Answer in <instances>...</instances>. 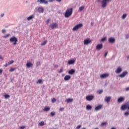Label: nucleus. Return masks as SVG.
I'll list each match as a JSON object with an SVG mask.
<instances>
[{"instance_id":"obj_1","label":"nucleus","mask_w":129,"mask_h":129,"mask_svg":"<svg viewBox=\"0 0 129 129\" xmlns=\"http://www.w3.org/2000/svg\"><path fill=\"white\" fill-rule=\"evenodd\" d=\"M73 13V8H68L66 10V12L64 13L65 18H69L70 17H71Z\"/></svg>"},{"instance_id":"obj_2","label":"nucleus","mask_w":129,"mask_h":129,"mask_svg":"<svg viewBox=\"0 0 129 129\" xmlns=\"http://www.w3.org/2000/svg\"><path fill=\"white\" fill-rule=\"evenodd\" d=\"M111 2V0H102L100 1L102 9H105L107 7V4Z\"/></svg>"},{"instance_id":"obj_3","label":"nucleus","mask_w":129,"mask_h":129,"mask_svg":"<svg viewBox=\"0 0 129 129\" xmlns=\"http://www.w3.org/2000/svg\"><path fill=\"white\" fill-rule=\"evenodd\" d=\"M9 41L10 43H13L14 46H16L17 43H18V38L16 36H13L10 38Z\"/></svg>"},{"instance_id":"obj_4","label":"nucleus","mask_w":129,"mask_h":129,"mask_svg":"<svg viewBox=\"0 0 129 129\" xmlns=\"http://www.w3.org/2000/svg\"><path fill=\"white\" fill-rule=\"evenodd\" d=\"M82 27H83V24L82 23H80V24L75 26L73 28L72 30L74 32H75V31H78V30H79V29H81V28H82Z\"/></svg>"},{"instance_id":"obj_5","label":"nucleus","mask_w":129,"mask_h":129,"mask_svg":"<svg viewBox=\"0 0 129 129\" xmlns=\"http://www.w3.org/2000/svg\"><path fill=\"white\" fill-rule=\"evenodd\" d=\"M34 12H37V13L43 14V13H44V8L42 7H37L35 9Z\"/></svg>"},{"instance_id":"obj_6","label":"nucleus","mask_w":129,"mask_h":129,"mask_svg":"<svg viewBox=\"0 0 129 129\" xmlns=\"http://www.w3.org/2000/svg\"><path fill=\"white\" fill-rule=\"evenodd\" d=\"M49 28L50 29H57L58 28V24L56 23H51L49 26Z\"/></svg>"},{"instance_id":"obj_7","label":"nucleus","mask_w":129,"mask_h":129,"mask_svg":"<svg viewBox=\"0 0 129 129\" xmlns=\"http://www.w3.org/2000/svg\"><path fill=\"white\" fill-rule=\"evenodd\" d=\"M91 43V39L90 38H87L84 40V45H89V44Z\"/></svg>"},{"instance_id":"obj_8","label":"nucleus","mask_w":129,"mask_h":129,"mask_svg":"<svg viewBox=\"0 0 129 129\" xmlns=\"http://www.w3.org/2000/svg\"><path fill=\"white\" fill-rule=\"evenodd\" d=\"M93 98H94V96L93 95H88L86 97V99L88 101H91Z\"/></svg>"},{"instance_id":"obj_9","label":"nucleus","mask_w":129,"mask_h":129,"mask_svg":"<svg viewBox=\"0 0 129 129\" xmlns=\"http://www.w3.org/2000/svg\"><path fill=\"white\" fill-rule=\"evenodd\" d=\"M108 76H109V74H103L100 75V78L105 79V78H107Z\"/></svg>"},{"instance_id":"obj_10","label":"nucleus","mask_w":129,"mask_h":129,"mask_svg":"<svg viewBox=\"0 0 129 129\" xmlns=\"http://www.w3.org/2000/svg\"><path fill=\"white\" fill-rule=\"evenodd\" d=\"M37 3H39L40 4H44V5H47L48 1L47 0H37Z\"/></svg>"},{"instance_id":"obj_11","label":"nucleus","mask_w":129,"mask_h":129,"mask_svg":"<svg viewBox=\"0 0 129 129\" xmlns=\"http://www.w3.org/2000/svg\"><path fill=\"white\" fill-rule=\"evenodd\" d=\"M127 71H124L121 74L119 75L118 77L120 78H123V77H125V76L127 75Z\"/></svg>"},{"instance_id":"obj_12","label":"nucleus","mask_w":129,"mask_h":129,"mask_svg":"<svg viewBox=\"0 0 129 129\" xmlns=\"http://www.w3.org/2000/svg\"><path fill=\"white\" fill-rule=\"evenodd\" d=\"M120 109L122 110H125V109H127V104L125 103L122 105L120 107Z\"/></svg>"},{"instance_id":"obj_13","label":"nucleus","mask_w":129,"mask_h":129,"mask_svg":"<svg viewBox=\"0 0 129 129\" xmlns=\"http://www.w3.org/2000/svg\"><path fill=\"white\" fill-rule=\"evenodd\" d=\"M110 100H111V96H106L105 97V101H106L107 103L110 102Z\"/></svg>"},{"instance_id":"obj_14","label":"nucleus","mask_w":129,"mask_h":129,"mask_svg":"<svg viewBox=\"0 0 129 129\" xmlns=\"http://www.w3.org/2000/svg\"><path fill=\"white\" fill-rule=\"evenodd\" d=\"M121 71H122V69L120 67H118L115 72L116 74H119V73H121Z\"/></svg>"},{"instance_id":"obj_15","label":"nucleus","mask_w":129,"mask_h":129,"mask_svg":"<svg viewBox=\"0 0 129 129\" xmlns=\"http://www.w3.org/2000/svg\"><path fill=\"white\" fill-rule=\"evenodd\" d=\"M108 42L111 44H113L115 42V38L113 37H110L108 39Z\"/></svg>"},{"instance_id":"obj_16","label":"nucleus","mask_w":129,"mask_h":129,"mask_svg":"<svg viewBox=\"0 0 129 129\" xmlns=\"http://www.w3.org/2000/svg\"><path fill=\"white\" fill-rule=\"evenodd\" d=\"M123 101H124V98L123 97H120L117 99V102H119V103H121V102H123Z\"/></svg>"},{"instance_id":"obj_17","label":"nucleus","mask_w":129,"mask_h":129,"mask_svg":"<svg viewBox=\"0 0 129 129\" xmlns=\"http://www.w3.org/2000/svg\"><path fill=\"white\" fill-rule=\"evenodd\" d=\"M75 63V59H71L68 60V64L69 65H73Z\"/></svg>"},{"instance_id":"obj_18","label":"nucleus","mask_w":129,"mask_h":129,"mask_svg":"<svg viewBox=\"0 0 129 129\" xmlns=\"http://www.w3.org/2000/svg\"><path fill=\"white\" fill-rule=\"evenodd\" d=\"M71 78V76H70V75H66L64 77V81H68V80H70Z\"/></svg>"},{"instance_id":"obj_19","label":"nucleus","mask_w":129,"mask_h":129,"mask_svg":"<svg viewBox=\"0 0 129 129\" xmlns=\"http://www.w3.org/2000/svg\"><path fill=\"white\" fill-rule=\"evenodd\" d=\"M102 48H103V44L102 43L97 45V50H101Z\"/></svg>"},{"instance_id":"obj_20","label":"nucleus","mask_w":129,"mask_h":129,"mask_svg":"<svg viewBox=\"0 0 129 129\" xmlns=\"http://www.w3.org/2000/svg\"><path fill=\"white\" fill-rule=\"evenodd\" d=\"M34 18H35V15H32L28 17L27 18V21H31V20H33V19H34Z\"/></svg>"},{"instance_id":"obj_21","label":"nucleus","mask_w":129,"mask_h":129,"mask_svg":"<svg viewBox=\"0 0 129 129\" xmlns=\"http://www.w3.org/2000/svg\"><path fill=\"white\" fill-rule=\"evenodd\" d=\"M32 66H33V63L31 62H29L26 63V67L27 68H31Z\"/></svg>"},{"instance_id":"obj_22","label":"nucleus","mask_w":129,"mask_h":129,"mask_svg":"<svg viewBox=\"0 0 129 129\" xmlns=\"http://www.w3.org/2000/svg\"><path fill=\"white\" fill-rule=\"evenodd\" d=\"M68 73L69 74H70L71 75H72L73 74H74V73H75V70L74 69H72L71 70H70L69 72H68Z\"/></svg>"},{"instance_id":"obj_23","label":"nucleus","mask_w":129,"mask_h":129,"mask_svg":"<svg viewBox=\"0 0 129 129\" xmlns=\"http://www.w3.org/2000/svg\"><path fill=\"white\" fill-rule=\"evenodd\" d=\"M86 108L87 110H91L92 106H91V105H87L86 107Z\"/></svg>"},{"instance_id":"obj_24","label":"nucleus","mask_w":129,"mask_h":129,"mask_svg":"<svg viewBox=\"0 0 129 129\" xmlns=\"http://www.w3.org/2000/svg\"><path fill=\"white\" fill-rule=\"evenodd\" d=\"M85 9V6H81L79 9V12H82Z\"/></svg>"},{"instance_id":"obj_25","label":"nucleus","mask_w":129,"mask_h":129,"mask_svg":"<svg viewBox=\"0 0 129 129\" xmlns=\"http://www.w3.org/2000/svg\"><path fill=\"white\" fill-rule=\"evenodd\" d=\"M49 110H50V107H45L43 108V111H49Z\"/></svg>"},{"instance_id":"obj_26","label":"nucleus","mask_w":129,"mask_h":129,"mask_svg":"<svg viewBox=\"0 0 129 129\" xmlns=\"http://www.w3.org/2000/svg\"><path fill=\"white\" fill-rule=\"evenodd\" d=\"M44 124L45 122H44V121H43L38 123V125H39L40 126H43V125H44Z\"/></svg>"},{"instance_id":"obj_27","label":"nucleus","mask_w":129,"mask_h":129,"mask_svg":"<svg viewBox=\"0 0 129 129\" xmlns=\"http://www.w3.org/2000/svg\"><path fill=\"white\" fill-rule=\"evenodd\" d=\"M102 105H98L97 106V110H100V109H101V108H102Z\"/></svg>"},{"instance_id":"obj_28","label":"nucleus","mask_w":129,"mask_h":129,"mask_svg":"<svg viewBox=\"0 0 129 129\" xmlns=\"http://www.w3.org/2000/svg\"><path fill=\"white\" fill-rule=\"evenodd\" d=\"M15 70H16V68H11L10 70H9V72H14V71H15Z\"/></svg>"},{"instance_id":"obj_29","label":"nucleus","mask_w":129,"mask_h":129,"mask_svg":"<svg viewBox=\"0 0 129 129\" xmlns=\"http://www.w3.org/2000/svg\"><path fill=\"white\" fill-rule=\"evenodd\" d=\"M4 98H5V99H8V98H10V95L5 94L4 95Z\"/></svg>"},{"instance_id":"obj_30","label":"nucleus","mask_w":129,"mask_h":129,"mask_svg":"<svg viewBox=\"0 0 129 129\" xmlns=\"http://www.w3.org/2000/svg\"><path fill=\"white\" fill-rule=\"evenodd\" d=\"M67 102L69 103V102H72V101H73V99H71V98H68L67 100Z\"/></svg>"},{"instance_id":"obj_31","label":"nucleus","mask_w":129,"mask_h":129,"mask_svg":"<svg viewBox=\"0 0 129 129\" xmlns=\"http://www.w3.org/2000/svg\"><path fill=\"white\" fill-rule=\"evenodd\" d=\"M42 81H42V80L39 79L37 81L36 83H37V84H41V83H42Z\"/></svg>"},{"instance_id":"obj_32","label":"nucleus","mask_w":129,"mask_h":129,"mask_svg":"<svg viewBox=\"0 0 129 129\" xmlns=\"http://www.w3.org/2000/svg\"><path fill=\"white\" fill-rule=\"evenodd\" d=\"M124 115L125 116H128L129 115V111H126L124 113Z\"/></svg>"},{"instance_id":"obj_33","label":"nucleus","mask_w":129,"mask_h":129,"mask_svg":"<svg viewBox=\"0 0 129 129\" xmlns=\"http://www.w3.org/2000/svg\"><path fill=\"white\" fill-rule=\"evenodd\" d=\"M97 92L99 94H101L103 92V90H99Z\"/></svg>"},{"instance_id":"obj_34","label":"nucleus","mask_w":129,"mask_h":129,"mask_svg":"<svg viewBox=\"0 0 129 129\" xmlns=\"http://www.w3.org/2000/svg\"><path fill=\"white\" fill-rule=\"evenodd\" d=\"M106 41V37H103L101 39V42H105Z\"/></svg>"},{"instance_id":"obj_35","label":"nucleus","mask_w":129,"mask_h":129,"mask_svg":"<svg viewBox=\"0 0 129 129\" xmlns=\"http://www.w3.org/2000/svg\"><path fill=\"white\" fill-rule=\"evenodd\" d=\"M125 18H126V14H124L122 15V19L123 20H124V19H125Z\"/></svg>"},{"instance_id":"obj_36","label":"nucleus","mask_w":129,"mask_h":129,"mask_svg":"<svg viewBox=\"0 0 129 129\" xmlns=\"http://www.w3.org/2000/svg\"><path fill=\"white\" fill-rule=\"evenodd\" d=\"M46 44H47V41H44L41 45V46H45Z\"/></svg>"},{"instance_id":"obj_37","label":"nucleus","mask_w":129,"mask_h":129,"mask_svg":"<svg viewBox=\"0 0 129 129\" xmlns=\"http://www.w3.org/2000/svg\"><path fill=\"white\" fill-rule=\"evenodd\" d=\"M10 34H8L6 35H4L3 36V38H5L6 39V38H8V37H10Z\"/></svg>"},{"instance_id":"obj_38","label":"nucleus","mask_w":129,"mask_h":129,"mask_svg":"<svg viewBox=\"0 0 129 129\" xmlns=\"http://www.w3.org/2000/svg\"><path fill=\"white\" fill-rule=\"evenodd\" d=\"M107 124V122H103L101 123L102 126H103L104 125H106Z\"/></svg>"},{"instance_id":"obj_39","label":"nucleus","mask_w":129,"mask_h":129,"mask_svg":"<svg viewBox=\"0 0 129 129\" xmlns=\"http://www.w3.org/2000/svg\"><path fill=\"white\" fill-rule=\"evenodd\" d=\"M56 114V113L55 112H50V115L51 116H54Z\"/></svg>"},{"instance_id":"obj_40","label":"nucleus","mask_w":129,"mask_h":129,"mask_svg":"<svg viewBox=\"0 0 129 129\" xmlns=\"http://www.w3.org/2000/svg\"><path fill=\"white\" fill-rule=\"evenodd\" d=\"M51 102H52V103L56 102V99L55 98H52L51 100Z\"/></svg>"},{"instance_id":"obj_41","label":"nucleus","mask_w":129,"mask_h":129,"mask_svg":"<svg viewBox=\"0 0 129 129\" xmlns=\"http://www.w3.org/2000/svg\"><path fill=\"white\" fill-rule=\"evenodd\" d=\"M14 63V60H11L8 62V64H9V65H12V64H13Z\"/></svg>"},{"instance_id":"obj_42","label":"nucleus","mask_w":129,"mask_h":129,"mask_svg":"<svg viewBox=\"0 0 129 129\" xmlns=\"http://www.w3.org/2000/svg\"><path fill=\"white\" fill-rule=\"evenodd\" d=\"M58 72H59V73H62V72H63V67H61L60 68V69Z\"/></svg>"},{"instance_id":"obj_43","label":"nucleus","mask_w":129,"mask_h":129,"mask_svg":"<svg viewBox=\"0 0 129 129\" xmlns=\"http://www.w3.org/2000/svg\"><path fill=\"white\" fill-rule=\"evenodd\" d=\"M6 32H7V31H6L5 29H3L2 30V33H3V34H5Z\"/></svg>"},{"instance_id":"obj_44","label":"nucleus","mask_w":129,"mask_h":129,"mask_svg":"<svg viewBox=\"0 0 129 129\" xmlns=\"http://www.w3.org/2000/svg\"><path fill=\"white\" fill-rule=\"evenodd\" d=\"M36 65H37V66H40V65H41V62H40V61H38L36 63Z\"/></svg>"},{"instance_id":"obj_45","label":"nucleus","mask_w":129,"mask_h":129,"mask_svg":"<svg viewBox=\"0 0 129 129\" xmlns=\"http://www.w3.org/2000/svg\"><path fill=\"white\" fill-rule=\"evenodd\" d=\"M81 127V125H78L76 129H80Z\"/></svg>"},{"instance_id":"obj_46","label":"nucleus","mask_w":129,"mask_h":129,"mask_svg":"<svg viewBox=\"0 0 129 129\" xmlns=\"http://www.w3.org/2000/svg\"><path fill=\"white\" fill-rule=\"evenodd\" d=\"M64 110V108H59V111H63Z\"/></svg>"},{"instance_id":"obj_47","label":"nucleus","mask_w":129,"mask_h":129,"mask_svg":"<svg viewBox=\"0 0 129 129\" xmlns=\"http://www.w3.org/2000/svg\"><path fill=\"white\" fill-rule=\"evenodd\" d=\"M107 54H108V51H107L105 54H104V57H106L107 56Z\"/></svg>"},{"instance_id":"obj_48","label":"nucleus","mask_w":129,"mask_h":129,"mask_svg":"<svg viewBox=\"0 0 129 129\" xmlns=\"http://www.w3.org/2000/svg\"><path fill=\"white\" fill-rule=\"evenodd\" d=\"M129 38V35L128 34H127L125 35V39H128Z\"/></svg>"},{"instance_id":"obj_49","label":"nucleus","mask_w":129,"mask_h":129,"mask_svg":"<svg viewBox=\"0 0 129 129\" xmlns=\"http://www.w3.org/2000/svg\"><path fill=\"white\" fill-rule=\"evenodd\" d=\"M8 65H10L9 64V63H6L5 64V67H8Z\"/></svg>"},{"instance_id":"obj_50","label":"nucleus","mask_w":129,"mask_h":129,"mask_svg":"<svg viewBox=\"0 0 129 129\" xmlns=\"http://www.w3.org/2000/svg\"><path fill=\"white\" fill-rule=\"evenodd\" d=\"M25 127H26L25 126H22L20 127V129H24V128H25Z\"/></svg>"},{"instance_id":"obj_51","label":"nucleus","mask_w":129,"mask_h":129,"mask_svg":"<svg viewBox=\"0 0 129 129\" xmlns=\"http://www.w3.org/2000/svg\"><path fill=\"white\" fill-rule=\"evenodd\" d=\"M0 59L1 60H3L4 59V57L1 55H0Z\"/></svg>"},{"instance_id":"obj_52","label":"nucleus","mask_w":129,"mask_h":129,"mask_svg":"<svg viewBox=\"0 0 129 129\" xmlns=\"http://www.w3.org/2000/svg\"><path fill=\"white\" fill-rule=\"evenodd\" d=\"M4 16H5V14L3 13V14H2L1 15V18H3V17H4Z\"/></svg>"},{"instance_id":"obj_53","label":"nucleus","mask_w":129,"mask_h":129,"mask_svg":"<svg viewBox=\"0 0 129 129\" xmlns=\"http://www.w3.org/2000/svg\"><path fill=\"white\" fill-rule=\"evenodd\" d=\"M49 22H50V19H48V20L46 21V24H49Z\"/></svg>"},{"instance_id":"obj_54","label":"nucleus","mask_w":129,"mask_h":129,"mask_svg":"<svg viewBox=\"0 0 129 129\" xmlns=\"http://www.w3.org/2000/svg\"><path fill=\"white\" fill-rule=\"evenodd\" d=\"M56 2H57V3H61L62 2V0H55Z\"/></svg>"},{"instance_id":"obj_55","label":"nucleus","mask_w":129,"mask_h":129,"mask_svg":"<svg viewBox=\"0 0 129 129\" xmlns=\"http://www.w3.org/2000/svg\"><path fill=\"white\" fill-rule=\"evenodd\" d=\"M55 0H48L49 3H53Z\"/></svg>"},{"instance_id":"obj_56","label":"nucleus","mask_w":129,"mask_h":129,"mask_svg":"<svg viewBox=\"0 0 129 129\" xmlns=\"http://www.w3.org/2000/svg\"><path fill=\"white\" fill-rule=\"evenodd\" d=\"M3 73V70L0 69V74H2Z\"/></svg>"},{"instance_id":"obj_57","label":"nucleus","mask_w":129,"mask_h":129,"mask_svg":"<svg viewBox=\"0 0 129 129\" xmlns=\"http://www.w3.org/2000/svg\"><path fill=\"white\" fill-rule=\"evenodd\" d=\"M125 90H126V91H128V90H129V87L126 88L125 89Z\"/></svg>"},{"instance_id":"obj_58","label":"nucleus","mask_w":129,"mask_h":129,"mask_svg":"<svg viewBox=\"0 0 129 129\" xmlns=\"http://www.w3.org/2000/svg\"><path fill=\"white\" fill-rule=\"evenodd\" d=\"M95 110H97V106L95 107Z\"/></svg>"},{"instance_id":"obj_59","label":"nucleus","mask_w":129,"mask_h":129,"mask_svg":"<svg viewBox=\"0 0 129 129\" xmlns=\"http://www.w3.org/2000/svg\"><path fill=\"white\" fill-rule=\"evenodd\" d=\"M127 109H128V110H129V105H128V106H127Z\"/></svg>"},{"instance_id":"obj_60","label":"nucleus","mask_w":129,"mask_h":129,"mask_svg":"<svg viewBox=\"0 0 129 129\" xmlns=\"http://www.w3.org/2000/svg\"><path fill=\"white\" fill-rule=\"evenodd\" d=\"M91 26H93V23H91Z\"/></svg>"},{"instance_id":"obj_61","label":"nucleus","mask_w":129,"mask_h":129,"mask_svg":"<svg viewBox=\"0 0 129 129\" xmlns=\"http://www.w3.org/2000/svg\"><path fill=\"white\" fill-rule=\"evenodd\" d=\"M127 59H129V55L127 56Z\"/></svg>"},{"instance_id":"obj_62","label":"nucleus","mask_w":129,"mask_h":129,"mask_svg":"<svg viewBox=\"0 0 129 129\" xmlns=\"http://www.w3.org/2000/svg\"><path fill=\"white\" fill-rule=\"evenodd\" d=\"M96 49H97V45H96Z\"/></svg>"},{"instance_id":"obj_63","label":"nucleus","mask_w":129,"mask_h":129,"mask_svg":"<svg viewBox=\"0 0 129 129\" xmlns=\"http://www.w3.org/2000/svg\"><path fill=\"white\" fill-rule=\"evenodd\" d=\"M105 85H107V84H106Z\"/></svg>"},{"instance_id":"obj_64","label":"nucleus","mask_w":129,"mask_h":129,"mask_svg":"<svg viewBox=\"0 0 129 129\" xmlns=\"http://www.w3.org/2000/svg\"><path fill=\"white\" fill-rule=\"evenodd\" d=\"M56 67H58V66H56Z\"/></svg>"}]
</instances>
